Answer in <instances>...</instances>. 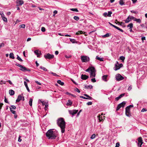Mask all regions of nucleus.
Wrapping results in <instances>:
<instances>
[{"mask_svg":"<svg viewBox=\"0 0 147 147\" xmlns=\"http://www.w3.org/2000/svg\"><path fill=\"white\" fill-rule=\"evenodd\" d=\"M112 13V12L111 11H108V17H110L111 16V14Z\"/></svg>","mask_w":147,"mask_h":147,"instance_id":"45","label":"nucleus"},{"mask_svg":"<svg viewBox=\"0 0 147 147\" xmlns=\"http://www.w3.org/2000/svg\"><path fill=\"white\" fill-rule=\"evenodd\" d=\"M130 109L126 107L125 108V115H126L128 117H130L131 115L130 113Z\"/></svg>","mask_w":147,"mask_h":147,"instance_id":"8","label":"nucleus"},{"mask_svg":"<svg viewBox=\"0 0 147 147\" xmlns=\"http://www.w3.org/2000/svg\"><path fill=\"white\" fill-rule=\"evenodd\" d=\"M20 68V70H21V71H31L30 69H29L26 68V67H24L22 65H21Z\"/></svg>","mask_w":147,"mask_h":147,"instance_id":"11","label":"nucleus"},{"mask_svg":"<svg viewBox=\"0 0 147 147\" xmlns=\"http://www.w3.org/2000/svg\"><path fill=\"white\" fill-rule=\"evenodd\" d=\"M42 103L43 105H44V103H43L42 102ZM45 110H46V108L47 109V107L48 106V105L47 104V103H46V104H45Z\"/></svg>","mask_w":147,"mask_h":147,"instance_id":"48","label":"nucleus"},{"mask_svg":"<svg viewBox=\"0 0 147 147\" xmlns=\"http://www.w3.org/2000/svg\"><path fill=\"white\" fill-rule=\"evenodd\" d=\"M57 10H55L53 11L54 14L53 15V16H54L57 13Z\"/></svg>","mask_w":147,"mask_h":147,"instance_id":"58","label":"nucleus"},{"mask_svg":"<svg viewBox=\"0 0 147 147\" xmlns=\"http://www.w3.org/2000/svg\"><path fill=\"white\" fill-rule=\"evenodd\" d=\"M44 57L46 59H51L54 58V55L49 53H47L44 55Z\"/></svg>","mask_w":147,"mask_h":147,"instance_id":"9","label":"nucleus"},{"mask_svg":"<svg viewBox=\"0 0 147 147\" xmlns=\"http://www.w3.org/2000/svg\"><path fill=\"white\" fill-rule=\"evenodd\" d=\"M109 36H110L109 34V33H107L106 34H105L103 36V37H104V38L108 37Z\"/></svg>","mask_w":147,"mask_h":147,"instance_id":"36","label":"nucleus"},{"mask_svg":"<svg viewBox=\"0 0 147 147\" xmlns=\"http://www.w3.org/2000/svg\"><path fill=\"white\" fill-rule=\"evenodd\" d=\"M85 71L86 72H88L90 73V77H94L96 75V70L95 68L94 67H89Z\"/></svg>","mask_w":147,"mask_h":147,"instance_id":"3","label":"nucleus"},{"mask_svg":"<svg viewBox=\"0 0 147 147\" xmlns=\"http://www.w3.org/2000/svg\"><path fill=\"white\" fill-rule=\"evenodd\" d=\"M49 73L52 74L53 76H59V75L57 74H56L55 73H54L52 72H50Z\"/></svg>","mask_w":147,"mask_h":147,"instance_id":"37","label":"nucleus"},{"mask_svg":"<svg viewBox=\"0 0 147 147\" xmlns=\"http://www.w3.org/2000/svg\"><path fill=\"white\" fill-rule=\"evenodd\" d=\"M57 124L60 128L61 133H64L65 127V122L64 119L61 117L59 118L57 120Z\"/></svg>","mask_w":147,"mask_h":147,"instance_id":"1","label":"nucleus"},{"mask_svg":"<svg viewBox=\"0 0 147 147\" xmlns=\"http://www.w3.org/2000/svg\"><path fill=\"white\" fill-rule=\"evenodd\" d=\"M93 86H92L91 85H89L88 86H85V88L86 89H88L89 88L91 89L92 88Z\"/></svg>","mask_w":147,"mask_h":147,"instance_id":"24","label":"nucleus"},{"mask_svg":"<svg viewBox=\"0 0 147 147\" xmlns=\"http://www.w3.org/2000/svg\"><path fill=\"white\" fill-rule=\"evenodd\" d=\"M9 93L11 96H12L14 95L15 92L12 90H10L9 91Z\"/></svg>","mask_w":147,"mask_h":147,"instance_id":"17","label":"nucleus"},{"mask_svg":"<svg viewBox=\"0 0 147 147\" xmlns=\"http://www.w3.org/2000/svg\"><path fill=\"white\" fill-rule=\"evenodd\" d=\"M92 102H88L87 103H86V104L87 105H92Z\"/></svg>","mask_w":147,"mask_h":147,"instance_id":"53","label":"nucleus"},{"mask_svg":"<svg viewBox=\"0 0 147 147\" xmlns=\"http://www.w3.org/2000/svg\"><path fill=\"white\" fill-rule=\"evenodd\" d=\"M103 15L105 17H107V16H108V14L107 12H105L103 14Z\"/></svg>","mask_w":147,"mask_h":147,"instance_id":"54","label":"nucleus"},{"mask_svg":"<svg viewBox=\"0 0 147 147\" xmlns=\"http://www.w3.org/2000/svg\"><path fill=\"white\" fill-rule=\"evenodd\" d=\"M21 100H22L23 101L24 100V97L22 96L21 95H19L16 100V102H18L20 101Z\"/></svg>","mask_w":147,"mask_h":147,"instance_id":"10","label":"nucleus"},{"mask_svg":"<svg viewBox=\"0 0 147 147\" xmlns=\"http://www.w3.org/2000/svg\"><path fill=\"white\" fill-rule=\"evenodd\" d=\"M126 104L125 101H123L122 102L119 104L116 108V111H118L121 107L123 108Z\"/></svg>","mask_w":147,"mask_h":147,"instance_id":"5","label":"nucleus"},{"mask_svg":"<svg viewBox=\"0 0 147 147\" xmlns=\"http://www.w3.org/2000/svg\"><path fill=\"white\" fill-rule=\"evenodd\" d=\"M75 90H76V91L78 92V93L80 92V91L79 90L78 88H76V89Z\"/></svg>","mask_w":147,"mask_h":147,"instance_id":"64","label":"nucleus"},{"mask_svg":"<svg viewBox=\"0 0 147 147\" xmlns=\"http://www.w3.org/2000/svg\"><path fill=\"white\" fill-rule=\"evenodd\" d=\"M16 3L19 5H21L24 3V1L22 0H17L16 1Z\"/></svg>","mask_w":147,"mask_h":147,"instance_id":"16","label":"nucleus"},{"mask_svg":"<svg viewBox=\"0 0 147 147\" xmlns=\"http://www.w3.org/2000/svg\"><path fill=\"white\" fill-rule=\"evenodd\" d=\"M97 118L99 122L101 121L102 120V117H100V115H98Z\"/></svg>","mask_w":147,"mask_h":147,"instance_id":"22","label":"nucleus"},{"mask_svg":"<svg viewBox=\"0 0 147 147\" xmlns=\"http://www.w3.org/2000/svg\"><path fill=\"white\" fill-rule=\"evenodd\" d=\"M24 84L26 87V88L27 91H28V92H30V90L28 86V85H27V84L26 82L25 81H24Z\"/></svg>","mask_w":147,"mask_h":147,"instance_id":"18","label":"nucleus"},{"mask_svg":"<svg viewBox=\"0 0 147 147\" xmlns=\"http://www.w3.org/2000/svg\"><path fill=\"white\" fill-rule=\"evenodd\" d=\"M25 25L24 24H21L20 25L19 27L20 28H24L25 27Z\"/></svg>","mask_w":147,"mask_h":147,"instance_id":"33","label":"nucleus"},{"mask_svg":"<svg viewBox=\"0 0 147 147\" xmlns=\"http://www.w3.org/2000/svg\"><path fill=\"white\" fill-rule=\"evenodd\" d=\"M32 98H30V100L29 101V105L31 106H32Z\"/></svg>","mask_w":147,"mask_h":147,"instance_id":"31","label":"nucleus"},{"mask_svg":"<svg viewBox=\"0 0 147 147\" xmlns=\"http://www.w3.org/2000/svg\"><path fill=\"white\" fill-rule=\"evenodd\" d=\"M70 10L71 11H76V12L78 11V9L77 8L70 9Z\"/></svg>","mask_w":147,"mask_h":147,"instance_id":"34","label":"nucleus"},{"mask_svg":"<svg viewBox=\"0 0 147 147\" xmlns=\"http://www.w3.org/2000/svg\"><path fill=\"white\" fill-rule=\"evenodd\" d=\"M2 18L4 22H7V18L5 17V16Z\"/></svg>","mask_w":147,"mask_h":147,"instance_id":"42","label":"nucleus"},{"mask_svg":"<svg viewBox=\"0 0 147 147\" xmlns=\"http://www.w3.org/2000/svg\"><path fill=\"white\" fill-rule=\"evenodd\" d=\"M11 108H10H10H11V109H16V107L15 106H14V105H11Z\"/></svg>","mask_w":147,"mask_h":147,"instance_id":"50","label":"nucleus"},{"mask_svg":"<svg viewBox=\"0 0 147 147\" xmlns=\"http://www.w3.org/2000/svg\"><path fill=\"white\" fill-rule=\"evenodd\" d=\"M88 78V76L86 75L82 74L81 76V78L83 80H86Z\"/></svg>","mask_w":147,"mask_h":147,"instance_id":"15","label":"nucleus"},{"mask_svg":"<svg viewBox=\"0 0 147 147\" xmlns=\"http://www.w3.org/2000/svg\"><path fill=\"white\" fill-rule=\"evenodd\" d=\"M115 78L117 81H118L124 79V77L119 74H117L116 75Z\"/></svg>","mask_w":147,"mask_h":147,"instance_id":"6","label":"nucleus"},{"mask_svg":"<svg viewBox=\"0 0 147 147\" xmlns=\"http://www.w3.org/2000/svg\"><path fill=\"white\" fill-rule=\"evenodd\" d=\"M119 4L121 5H124V2L123 0H120L119 2Z\"/></svg>","mask_w":147,"mask_h":147,"instance_id":"29","label":"nucleus"},{"mask_svg":"<svg viewBox=\"0 0 147 147\" xmlns=\"http://www.w3.org/2000/svg\"><path fill=\"white\" fill-rule=\"evenodd\" d=\"M35 82L36 84H38L39 85H41V83L40 82H39L38 81H35Z\"/></svg>","mask_w":147,"mask_h":147,"instance_id":"63","label":"nucleus"},{"mask_svg":"<svg viewBox=\"0 0 147 147\" xmlns=\"http://www.w3.org/2000/svg\"><path fill=\"white\" fill-rule=\"evenodd\" d=\"M129 18H130V20H135V19L136 18H135L133 16H129Z\"/></svg>","mask_w":147,"mask_h":147,"instance_id":"57","label":"nucleus"},{"mask_svg":"<svg viewBox=\"0 0 147 147\" xmlns=\"http://www.w3.org/2000/svg\"><path fill=\"white\" fill-rule=\"evenodd\" d=\"M40 68L43 70L44 71H47V69L46 68L44 67H41Z\"/></svg>","mask_w":147,"mask_h":147,"instance_id":"44","label":"nucleus"},{"mask_svg":"<svg viewBox=\"0 0 147 147\" xmlns=\"http://www.w3.org/2000/svg\"><path fill=\"white\" fill-rule=\"evenodd\" d=\"M125 94L124 93L122 94H120L119 96L120 98H121V97H123L124 95Z\"/></svg>","mask_w":147,"mask_h":147,"instance_id":"61","label":"nucleus"},{"mask_svg":"<svg viewBox=\"0 0 147 147\" xmlns=\"http://www.w3.org/2000/svg\"><path fill=\"white\" fill-rule=\"evenodd\" d=\"M115 28L116 29H117V30H119L121 32H123V30H122V29H120V28H119V27L116 26Z\"/></svg>","mask_w":147,"mask_h":147,"instance_id":"35","label":"nucleus"},{"mask_svg":"<svg viewBox=\"0 0 147 147\" xmlns=\"http://www.w3.org/2000/svg\"><path fill=\"white\" fill-rule=\"evenodd\" d=\"M84 96L87 97V99L92 100V97L90 96H89L87 95V94H84Z\"/></svg>","mask_w":147,"mask_h":147,"instance_id":"20","label":"nucleus"},{"mask_svg":"<svg viewBox=\"0 0 147 147\" xmlns=\"http://www.w3.org/2000/svg\"><path fill=\"white\" fill-rule=\"evenodd\" d=\"M131 89H132V87L131 86V85L130 86H129V87L127 90L128 91H130V90H131Z\"/></svg>","mask_w":147,"mask_h":147,"instance_id":"60","label":"nucleus"},{"mask_svg":"<svg viewBox=\"0 0 147 147\" xmlns=\"http://www.w3.org/2000/svg\"><path fill=\"white\" fill-rule=\"evenodd\" d=\"M78 110H69V112L70 114L72 115L73 116L76 114L78 112Z\"/></svg>","mask_w":147,"mask_h":147,"instance_id":"12","label":"nucleus"},{"mask_svg":"<svg viewBox=\"0 0 147 147\" xmlns=\"http://www.w3.org/2000/svg\"><path fill=\"white\" fill-rule=\"evenodd\" d=\"M120 59L121 60L123 61L125 59V57L123 56H121L120 57Z\"/></svg>","mask_w":147,"mask_h":147,"instance_id":"43","label":"nucleus"},{"mask_svg":"<svg viewBox=\"0 0 147 147\" xmlns=\"http://www.w3.org/2000/svg\"><path fill=\"white\" fill-rule=\"evenodd\" d=\"M95 137V134H93L92 135L90 138L91 139H94Z\"/></svg>","mask_w":147,"mask_h":147,"instance_id":"46","label":"nucleus"},{"mask_svg":"<svg viewBox=\"0 0 147 147\" xmlns=\"http://www.w3.org/2000/svg\"><path fill=\"white\" fill-rule=\"evenodd\" d=\"M4 46H5V44L3 43L2 42V43H1L0 44V49L1 48V47H4Z\"/></svg>","mask_w":147,"mask_h":147,"instance_id":"47","label":"nucleus"},{"mask_svg":"<svg viewBox=\"0 0 147 147\" xmlns=\"http://www.w3.org/2000/svg\"><path fill=\"white\" fill-rule=\"evenodd\" d=\"M125 23H127L131 21L130 19L129 16H128L126 20H124Z\"/></svg>","mask_w":147,"mask_h":147,"instance_id":"19","label":"nucleus"},{"mask_svg":"<svg viewBox=\"0 0 147 147\" xmlns=\"http://www.w3.org/2000/svg\"><path fill=\"white\" fill-rule=\"evenodd\" d=\"M80 98H82L84 99H87V98L85 97H84V96H80Z\"/></svg>","mask_w":147,"mask_h":147,"instance_id":"62","label":"nucleus"},{"mask_svg":"<svg viewBox=\"0 0 147 147\" xmlns=\"http://www.w3.org/2000/svg\"><path fill=\"white\" fill-rule=\"evenodd\" d=\"M96 59H97L98 60L100 61H103V58H100L99 57H98V56H97L96 57Z\"/></svg>","mask_w":147,"mask_h":147,"instance_id":"21","label":"nucleus"},{"mask_svg":"<svg viewBox=\"0 0 147 147\" xmlns=\"http://www.w3.org/2000/svg\"><path fill=\"white\" fill-rule=\"evenodd\" d=\"M34 53L37 55V57H40V56L41 55L40 51H39L38 50H35Z\"/></svg>","mask_w":147,"mask_h":147,"instance_id":"14","label":"nucleus"},{"mask_svg":"<svg viewBox=\"0 0 147 147\" xmlns=\"http://www.w3.org/2000/svg\"><path fill=\"white\" fill-rule=\"evenodd\" d=\"M120 68L121 66H120L119 65V63L118 61H117L115 65V67H114V69L115 71H116L118 69H119Z\"/></svg>","mask_w":147,"mask_h":147,"instance_id":"13","label":"nucleus"},{"mask_svg":"<svg viewBox=\"0 0 147 147\" xmlns=\"http://www.w3.org/2000/svg\"><path fill=\"white\" fill-rule=\"evenodd\" d=\"M127 27H129V28H132L133 27V24L132 23H131L128 24Z\"/></svg>","mask_w":147,"mask_h":147,"instance_id":"32","label":"nucleus"},{"mask_svg":"<svg viewBox=\"0 0 147 147\" xmlns=\"http://www.w3.org/2000/svg\"><path fill=\"white\" fill-rule=\"evenodd\" d=\"M10 111L12 113L14 114H16V111L14 110H12L11 108H10Z\"/></svg>","mask_w":147,"mask_h":147,"instance_id":"41","label":"nucleus"},{"mask_svg":"<svg viewBox=\"0 0 147 147\" xmlns=\"http://www.w3.org/2000/svg\"><path fill=\"white\" fill-rule=\"evenodd\" d=\"M4 101L6 103H9L8 102L7 99V98L5 97H5Z\"/></svg>","mask_w":147,"mask_h":147,"instance_id":"56","label":"nucleus"},{"mask_svg":"<svg viewBox=\"0 0 147 147\" xmlns=\"http://www.w3.org/2000/svg\"><path fill=\"white\" fill-rule=\"evenodd\" d=\"M9 57L12 59H14L15 57L14 56V55L12 53H11L9 54Z\"/></svg>","mask_w":147,"mask_h":147,"instance_id":"25","label":"nucleus"},{"mask_svg":"<svg viewBox=\"0 0 147 147\" xmlns=\"http://www.w3.org/2000/svg\"><path fill=\"white\" fill-rule=\"evenodd\" d=\"M46 136L49 139H53L55 138L57 134L52 129H50L47 132Z\"/></svg>","mask_w":147,"mask_h":147,"instance_id":"2","label":"nucleus"},{"mask_svg":"<svg viewBox=\"0 0 147 147\" xmlns=\"http://www.w3.org/2000/svg\"><path fill=\"white\" fill-rule=\"evenodd\" d=\"M66 104H67V105L71 106L72 104V102L71 100H68V102Z\"/></svg>","mask_w":147,"mask_h":147,"instance_id":"23","label":"nucleus"},{"mask_svg":"<svg viewBox=\"0 0 147 147\" xmlns=\"http://www.w3.org/2000/svg\"><path fill=\"white\" fill-rule=\"evenodd\" d=\"M74 19L77 21H78V20H79V18L78 16H74Z\"/></svg>","mask_w":147,"mask_h":147,"instance_id":"38","label":"nucleus"},{"mask_svg":"<svg viewBox=\"0 0 147 147\" xmlns=\"http://www.w3.org/2000/svg\"><path fill=\"white\" fill-rule=\"evenodd\" d=\"M21 136H19L18 138V141L19 142H21L22 141V139H21Z\"/></svg>","mask_w":147,"mask_h":147,"instance_id":"59","label":"nucleus"},{"mask_svg":"<svg viewBox=\"0 0 147 147\" xmlns=\"http://www.w3.org/2000/svg\"><path fill=\"white\" fill-rule=\"evenodd\" d=\"M134 21H136L137 22L140 23L141 22V20L140 19H137L136 18L135 20H134Z\"/></svg>","mask_w":147,"mask_h":147,"instance_id":"28","label":"nucleus"},{"mask_svg":"<svg viewBox=\"0 0 147 147\" xmlns=\"http://www.w3.org/2000/svg\"><path fill=\"white\" fill-rule=\"evenodd\" d=\"M138 145L139 147H141L143 143L142 138L141 137H139L138 139Z\"/></svg>","mask_w":147,"mask_h":147,"instance_id":"7","label":"nucleus"},{"mask_svg":"<svg viewBox=\"0 0 147 147\" xmlns=\"http://www.w3.org/2000/svg\"><path fill=\"white\" fill-rule=\"evenodd\" d=\"M107 77V75H104L102 76V79L104 81L106 82L107 80H106V79Z\"/></svg>","mask_w":147,"mask_h":147,"instance_id":"27","label":"nucleus"},{"mask_svg":"<svg viewBox=\"0 0 147 147\" xmlns=\"http://www.w3.org/2000/svg\"><path fill=\"white\" fill-rule=\"evenodd\" d=\"M17 59L19 60V61H21V62H22L23 61V60L22 59H21L20 57L18 55H17Z\"/></svg>","mask_w":147,"mask_h":147,"instance_id":"40","label":"nucleus"},{"mask_svg":"<svg viewBox=\"0 0 147 147\" xmlns=\"http://www.w3.org/2000/svg\"><path fill=\"white\" fill-rule=\"evenodd\" d=\"M41 30L42 32H45V28L44 27H42Z\"/></svg>","mask_w":147,"mask_h":147,"instance_id":"49","label":"nucleus"},{"mask_svg":"<svg viewBox=\"0 0 147 147\" xmlns=\"http://www.w3.org/2000/svg\"><path fill=\"white\" fill-rule=\"evenodd\" d=\"M81 59L83 62H87L89 61L90 59L89 58L86 56H81Z\"/></svg>","mask_w":147,"mask_h":147,"instance_id":"4","label":"nucleus"},{"mask_svg":"<svg viewBox=\"0 0 147 147\" xmlns=\"http://www.w3.org/2000/svg\"><path fill=\"white\" fill-rule=\"evenodd\" d=\"M131 12L134 13H138V12L137 11H134V10L131 11Z\"/></svg>","mask_w":147,"mask_h":147,"instance_id":"51","label":"nucleus"},{"mask_svg":"<svg viewBox=\"0 0 147 147\" xmlns=\"http://www.w3.org/2000/svg\"><path fill=\"white\" fill-rule=\"evenodd\" d=\"M120 146V144L119 142L116 143L115 147H119Z\"/></svg>","mask_w":147,"mask_h":147,"instance_id":"52","label":"nucleus"},{"mask_svg":"<svg viewBox=\"0 0 147 147\" xmlns=\"http://www.w3.org/2000/svg\"><path fill=\"white\" fill-rule=\"evenodd\" d=\"M91 81L93 82H96V80L95 78H93L91 79Z\"/></svg>","mask_w":147,"mask_h":147,"instance_id":"55","label":"nucleus"},{"mask_svg":"<svg viewBox=\"0 0 147 147\" xmlns=\"http://www.w3.org/2000/svg\"><path fill=\"white\" fill-rule=\"evenodd\" d=\"M0 14L1 16V18L5 17V15L3 13V12L2 11H1L0 12Z\"/></svg>","mask_w":147,"mask_h":147,"instance_id":"39","label":"nucleus"},{"mask_svg":"<svg viewBox=\"0 0 147 147\" xmlns=\"http://www.w3.org/2000/svg\"><path fill=\"white\" fill-rule=\"evenodd\" d=\"M57 82L58 84H60V85L63 86L64 85V83L63 82H62L60 80H58L57 81Z\"/></svg>","mask_w":147,"mask_h":147,"instance_id":"26","label":"nucleus"},{"mask_svg":"<svg viewBox=\"0 0 147 147\" xmlns=\"http://www.w3.org/2000/svg\"><path fill=\"white\" fill-rule=\"evenodd\" d=\"M83 33V32L82 31H78V32H77L76 34L77 35H79L80 34H82Z\"/></svg>","mask_w":147,"mask_h":147,"instance_id":"30","label":"nucleus"}]
</instances>
